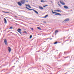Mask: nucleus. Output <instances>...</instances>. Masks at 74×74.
Instances as JSON below:
<instances>
[{
    "label": "nucleus",
    "mask_w": 74,
    "mask_h": 74,
    "mask_svg": "<svg viewBox=\"0 0 74 74\" xmlns=\"http://www.w3.org/2000/svg\"><path fill=\"white\" fill-rule=\"evenodd\" d=\"M68 21H69V19L66 18L64 20V22H68Z\"/></svg>",
    "instance_id": "5"
},
{
    "label": "nucleus",
    "mask_w": 74,
    "mask_h": 74,
    "mask_svg": "<svg viewBox=\"0 0 74 74\" xmlns=\"http://www.w3.org/2000/svg\"><path fill=\"white\" fill-rule=\"evenodd\" d=\"M58 30H57L56 31L55 33H58Z\"/></svg>",
    "instance_id": "23"
},
{
    "label": "nucleus",
    "mask_w": 74,
    "mask_h": 74,
    "mask_svg": "<svg viewBox=\"0 0 74 74\" xmlns=\"http://www.w3.org/2000/svg\"><path fill=\"white\" fill-rule=\"evenodd\" d=\"M45 6H46V7L47 6H48V5H45Z\"/></svg>",
    "instance_id": "30"
},
{
    "label": "nucleus",
    "mask_w": 74,
    "mask_h": 74,
    "mask_svg": "<svg viewBox=\"0 0 74 74\" xmlns=\"http://www.w3.org/2000/svg\"><path fill=\"white\" fill-rule=\"evenodd\" d=\"M41 3H43L45 2V1H44V0H42L40 1Z\"/></svg>",
    "instance_id": "15"
},
{
    "label": "nucleus",
    "mask_w": 74,
    "mask_h": 74,
    "mask_svg": "<svg viewBox=\"0 0 74 74\" xmlns=\"http://www.w3.org/2000/svg\"><path fill=\"white\" fill-rule=\"evenodd\" d=\"M8 51L9 52V53H10L11 52V49L10 48V47H8Z\"/></svg>",
    "instance_id": "4"
},
{
    "label": "nucleus",
    "mask_w": 74,
    "mask_h": 74,
    "mask_svg": "<svg viewBox=\"0 0 74 74\" xmlns=\"http://www.w3.org/2000/svg\"><path fill=\"white\" fill-rule=\"evenodd\" d=\"M17 32H18L20 34H21V29H18V30H17Z\"/></svg>",
    "instance_id": "2"
},
{
    "label": "nucleus",
    "mask_w": 74,
    "mask_h": 74,
    "mask_svg": "<svg viewBox=\"0 0 74 74\" xmlns=\"http://www.w3.org/2000/svg\"><path fill=\"white\" fill-rule=\"evenodd\" d=\"M12 28H13L12 27H10L9 28V29H12Z\"/></svg>",
    "instance_id": "22"
},
{
    "label": "nucleus",
    "mask_w": 74,
    "mask_h": 74,
    "mask_svg": "<svg viewBox=\"0 0 74 74\" xmlns=\"http://www.w3.org/2000/svg\"><path fill=\"white\" fill-rule=\"evenodd\" d=\"M58 5H59V6H60V7H61V5H60V3H59V2L58 3Z\"/></svg>",
    "instance_id": "18"
},
{
    "label": "nucleus",
    "mask_w": 74,
    "mask_h": 74,
    "mask_svg": "<svg viewBox=\"0 0 74 74\" xmlns=\"http://www.w3.org/2000/svg\"><path fill=\"white\" fill-rule=\"evenodd\" d=\"M55 15H60V16H61V15H61V14L60 13H56L55 14Z\"/></svg>",
    "instance_id": "9"
},
{
    "label": "nucleus",
    "mask_w": 74,
    "mask_h": 74,
    "mask_svg": "<svg viewBox=\"0 0 74 74\" xmlns=\"http://www.w3.org/2000/svg\"><path fill=\"white\" fill-rule=\"evenodd\" d=\"M54 12H56L57 11V12H62V11L60 10H54Z\"/></svg>",
    "instance_id": "7"
},
{
    "label": "nucleus",
    "mask_w": 74,
    "mask_h": 74,
    "mask_svg": "<svg viewBox=\"0 0 74 74\" xmlns=\"http://www.w3.org/2000/svg\"><path fill=\"white\" fill-rule=\"evenodd\" d=\"M4 42L5 44V45H7V40L6 39H4Z\"/></svg>",
    "instance_id": "3"
},
{
    "label": "nucleus",
    "mask_w": 74,
    "mask_h": 74,
    "mask_svg": "<svg viewBox=\"0 0 74 74\" xmlns=\"http://www.w3.org/2000/svg\"><path fill=\"white\" fill-rule=\"evenodd\" d=\"M24 33H26V34H27V32L25 31H24Z\"/></svg>",
    "instance_id": "25"
},
{
    "label": "nucleus",
    "mask_w": 74,
    "mask_h": 74,
    "mask_svg": "<svg viewBox=\"0 0 74 74\" xmlns=\"http://www.w3.org/2000/svg\"><path fill=\"white\" fill-rule=\"evenodd\" d=\"M16 18H18V17L17 16H14Z\"/></svg>",
    "instance_id": "27"
},
{
    "label": "nucleus",
    "mask_w": 74,
    "mask_h": 74,
    "mask_svg": "<svg viewBox=\"0 0 74 74\" xmlns=\"http://www.w3.org/2000/svg\"><path fill=\"white\" fill-rule=\"evenodd\" d=\"M52 12L53 14H55L56 13V12H53V11L52 10Z\"/></svg>",
    "instance_id": "19"
},
{
    "label": "nucleus",
    "mask_w": 74,
    "mask_h": 74,
    "mask_svg": "<svg viewBox=\"0 0 74 74\" xmlns=\"http://www.w3.org/2000/svg\"><path fill=\"white\" fill-rule=\"evenodd\" d=\"M31 30H33V28H31Z\"/></svg>",
    "instance_id": "26"
},
{
    "label": "nucleus",
    "mask_w": 74,
    "mask_h": 74,
    "mask_svg": "<svg viewBox=\"0 0 74 74\" xmlns=\"http://www.w3.org/2000/svg\"><path fill=\"white\" fill-rule=\"evenodd\" d=\"M25 1L26 2H28V1Z\"/></svg>",
    "instance_id": "29"
},
{
    "label": "nucleus",
    "mask_w": 74,
    "mask_h": 74,
    "mask_svg": "<svg viewBox=\"0 0 74 74\" xmlns=\"http://www.w3.org/2000/svg\"><path fill=\"white\" fill-rule=\"evenodd\" d=\"M37 28L38 29H41V28L40 27H37Z\"/></svg>",
    "instance_id": "24"
},
{
    "label": "nucleus",
    "mask_w": 74,
    "mask_h": 74,
    "mask_svg": "<svg viewBox=\"0 0 74 74\" xmlns=\"http://www.w3.org/2000/svg\"><path fill=\"white\" fill-rule=\"evenodd\" d=\"M25 8H27V10H30V11H32V10H33V9H30L28 8H27V7H25Z\"/></svg>",
    "instance_id": "11"
},
{
    "label": "nucleus",
    "mask_w": 74,
    "mask_h": 74,
    "mask_svg": "<svg viewBox=\"0 0 74 74\" xmlns=\"http://www.w3.org/2000/svg\"><path fill=\"white\" fill-rule=\"evenodd\" d=\"M26 0H22L20 2H17V4L20 6H21L22 4H24L25 3Z\"/></svg>",
    "instance_id": "1"
},
{
    "label": "nucleus",
    "mask_w": 74,
    "mask_h": 74,
    "mask_svg": "<svg viewBox=\"0 0 74 74\" xmlns=\"http://www.w3.org/2000/svg\"><path fill=\"white\" fill-rule=\"evenodd\" d=\"M43 7H46V6L45 5H44Z\"/></svg>",
    "instance_id": "28"
},
{
    "label": "nucleus",
    "mask_w": 74,
    "mask_h": 74,
    "mask_svg": "<svg viewBox=\"0 0 74 74\" xmlns=\"http://www.w3.org/2000/svg\"><path fill=\"white\" fill-rule=\"evenodd\" d=\"M58 44V42L57 41L55 42L54 43V44Z\"/></svg>",
    "instance_id": "16"
},
{
    "label": "nucleus",
    "mask_w": 74,
    "mask_h": 74,
    "mask_svg": "<svg viewBox=\"0 0 74 74\" xmlns=\"http://www.w3.org/2000/svg\"><path fill=\"white\" fill-rule=\"evenodd\" d=\"M3 12H4L5 13H8V14H9V12H4V11H3Z\"/></svg>",
    "instance_id": "17"
},
{
    "label": "nucleus",
    "mask_w": 74,
    "mask_h": 74,
    "mask_svg": "<svg viewBox=\"0 0 74 74\" xmlns=\"http://www.w3.org/2000/svg\"><path fill=\"white\" fill-rule=\"evenodd\" d=\"M60 3L62 5H65V3H64L63 2H62L60 0Z\"/></svg>",
    "instance_id": "6"
},
{
    "label": "nucleus",
    "mask_w": 74,
    "mask_h": 74,
    "mask_svg": "<svg viewBox=\"0 0 74 74\" xmlns=\"http://www.w3.org/2000/svg\"><path fill=\"white\" fill-rule=\"evenodd\" d=\"M48 17V15H46L45 16L44 18H47V17Z\"/></svg>",
    "instance_id": "21"
},
{
    "label": "nucleus",
    "mask_w": 74,
    "mask_h": 74,
    "mask_svg": "<svg viewBox=\"0 0 74 74\" xmlns=\"http://www.w3.org/2000/svg\"><path fill=\"white\" fill-rule=\"evenodd\" d=\"M39 8H40L41 10H43V9H44V8H42L41 6H39Z\"/></svg>",
    "instance_id": "13"
},
{
    "label": "nucleus",
    "mask_w": 74,
    "mask_h": 74,
    "mask_svg": "<svg viewBox=\"0 0 74 74\" xmlns=\"http://www.w3.org/2000/svg\"><path fill=\"white\" fill-rule=\"evenodd\" d=\"M64 8L65 9H67L69 8L66 6L65 5L64 6Z\"/></svg>",
    "instance_id": "10"
},
{
    "label": "nucleus",
    "mask_w": 74,
    "mask_h": 74,
    "mask_svg": "<svg viewBox=\"0 0 74 74\" xmlns=\"http://www.w3.org/2000/svg\"><path fill=\"white\" fill-rule=\"evenodd\" d=\"M34 12H36V14H38V12L35 10H34Z\"/></svg>",
    "instance_id": "14"
},
{
    "label": "nucleus",
    "mask_w": 74,
    "mask_h": 74,
    "mask_svg": "<svg viewBox=\"0 0 74 74\" xmlns=\"http://www.w3.org/2000/svg\"><path fill=\"white\" fill-rule=\"evenodd\" d=\"M4 19L5 21V23H7V20H6V19L5 18H4Z\"/></svg>",
    "instance_id": "12"
},
{
    "label": "nucleus",
    "mask_w": 74,
    "mask_h": 74,
    "mask_svg": "<svg viewBox=\"0 0 74 74\" xmlns=\"http://www.w3.org/2000/svg\"><path fill=\"white\" fill-rule=\"evenodd\" d=\"M25 5L27 7L28 6L29 7V8H31V7H30V5H29L25 4Z\"/></svg>",
    "instance_id": "8"
},
{
    "label": "nucleus",
    "mask_w": 74,
    "mask_h": 74,
    "mask_svg": "<svg viewBox=\"0 0 74 74\" xmlns=\"http://www.w3.org/2000/svg\"><path fill=\"white\" fill-rule=\"evenodd\" d=\"M30 38H32V35H30L29 37Z\"/></svg>",
    "instance_id": "20"
}]
</instances>
